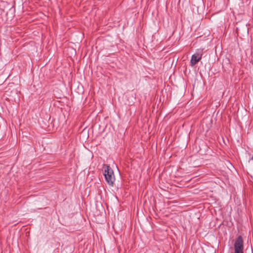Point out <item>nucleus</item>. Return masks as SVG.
Returning a JSON list of instances; mask_svg holds the SVG:
<instances>
[{"label": "nucleus", "instance_id": "nucleus-2", "mask_svg": "<svg viewBox=\"0 0 253 253\" xmlns=\"http://www.w3.org/2000/svg\"><path fill=\"white\" fill-rule=\"evenodd\" d=\"M235 253H243L244 244L242 237L240 235L236 239L234 245Z\"/></svg>", "mask_w": 253, "mask_h": 253}, {"label": "nucleus", "instance_id": "nucleus-3", "mask_svg": "<svg viewBox=\"0 0 253 253\" xmlns=\"http://www.w3.org/2000/svg\"><path fill=\"white\" fill-rule=\"evenodd\" d=\"M203 50L198 49L196 52L192 55L190 60V65L193 67L196 65L202 58Z\"/></svg>", "mask_w": 253, "mask_h": 253}, {"label": "nucleus", "instance_id": "nucleus-1", "mask_svg": "<svg viewBox=\"0 0 253 253\" xmlns=\"http://www.w3.org/2000/svg\"><path fill=\"white\" fill-rule=\"evenodd\" d=\"M104 175L107 183L113 186L115 180L114 171L112 168L108 165H104Z\"/></svg>", "mask_w": 253, "mask_h": 253}, {"label": "nucleus", "instance_id": "nucleus-4", "mask_svg": "<svg viewBox=\"0 0 253 253\" xmlns=\"http://www.w3.org/2000/svg\"><path fill=\"white\" fill-rule=\"evenodd\" d=\"M251 159L253 160V156L252 157Z\"/></svg>", "mask_w": 253, "mask_h": 253}]
</instances>
